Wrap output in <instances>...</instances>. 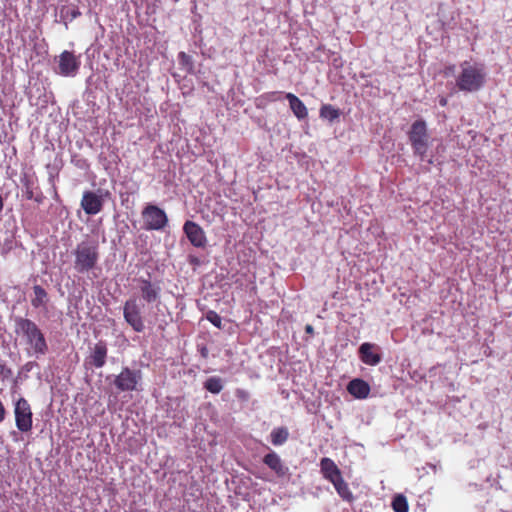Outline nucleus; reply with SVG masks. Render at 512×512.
I'll list each match as a JSON object with an SVG mask.
<instances>
[{
  "mask_svg": "<svg viewBox=\"0 0 512 512\" xmlns=\"http://www.w3.org/2000/svg\"><path fill=\"white\" fill-rule=\"evenodd\" d=\"M460 68L461 71L456 77V86L460 91L473 93L483 88L487 76L483 64L464 61Z\"/></svg>",
  "mask_w": 512,
  "mask_h": 512,
  "instance_id": "nucleus-1",
  "label": "nucleus"
},
{
  "mask_svg": "<svg viewBox=\"0 0 512 512\" xmlns=\"http://www.w3.org/2000/svg\"><path fill=\"white\" fill-rule=\"evenodd\" d=\"M73 255L74 269L78 273H86L93 270L99 261V243L95 239H86L77 244Z\"/></svg>",
  "mask_w": 512,
  "mask_h": 512,
  "instance_id": "nucleus-2",
  "label": "nucleus"
},
{
  "mask_svg": "<svg viewBox=\"0 0 512 512\" xmlns=\"http://www.w3.org/2000/svg\"><path fill=\"white\" fill-rule=\"evenodd\" d=\"M18 329L26 337L27 343L31 346L35 354L44 355L48 350L47 342L44 334L30 319L19 318L16 321Z\"/></svg>",
  "mask_w": 512,
  "mask_h": 512,
  "instance_id": "nucleus-3",
  "label": "nucleus"
},
{
  "mask_svg": "<svg viewBox=\"0 0 512 512\" xmlns=\"http://www.w3.org/2000/svg\"><path fill=\"white\" fill-rule=\"evenodd\" d=\"M408 138L414 154L423 159L429 146L426 122L422 119L413 122L408 132Z\"/></svg>",
  "mask_w": 512,
  "mask_h": 512,
  "instance_id": "nucleus-4",
  "label": "nucleus"
},
{
  "mask_svg": "<svg viewBox=\"0 0 512 512\" xmlns=\"http://www.w3.org/2000/svg\"><path fill=\"white\" fill-rule=\"evenodd\" d=\"M57 63L54 69L55 73L62 77H75L81 66V56L76 55L73 51L64 50L57 57Z\"/></svg>",
  "mask_w": 512,
  "mask_h": 512,
  "instance_id": "nucleus-5",
  "label": "nucleus"
},
{
  "mask_svg": "<svg viewBox=\"0 0 512 512\" xmlns=\"http://www.w3.org/2000/svg\"><path fill=\"white\" fill-rule=\"evenodd\" d=\"M141 215L144 222V229L148 231L162 230L168 224L166 212L156 205L147 204L143 208Z\"/></svg>",
  "mask_w": 512,
  "mask_h": 512,
  "instance_id": "nucleus-6",
  "label": "nucleus"
},
{
  "mask_svg": "<svg viewBox=\"0 0 512 512\" xmlns=\"http://www.w3.org/2000/svg\"><path fill=\"white\" fill-rule=\"evenodd\" d=\"M123 317L126 323L137 333L145 330L142 309L136 298H129L123 305Z\"/></svg>",
  "mask_w": 512,
  "mask_h": 512,
  "instance_id": "nucleus-7",
  "label": "nucleus"
},
{
  "mask_svg": "<svg viewBox=\"0 0 512 512\" xmlns=\"http://www.w3.org/2000/svg\"><path fill=\"white\" fill-rule=\"evenodd\" d=\"M15 424L22 433H27L33 427V413L29 402L20 397L14 404Z\"/></svg>",
  "mask_w": 512,
  "mask_h": 512,
  "instance_id": "nucleus-8",
  "label": "nucleus"
},
{
  "mask_svg": "<svg viewBox=\"0 0 512 512\" xmlns=\"http://www.w3.org/2000/svg\"><path fill=\"white\" fill-rule=\"evenodd\" d=\"M142 379L140 370H132L128 367L122 368L121 372L115 377L114 385L121 392L138 390V384Z\"/></svg>",
  "mask_w": 512,
  "mask_h": 512,
  "instance_id": "nucleus-9",
  "label": "nucleus"
},
{
  "mask_svg": "<svg viewBox=\"0 0 512 512\" xmlns=\"http://www.w3.org/2000/svg\"><path fill=\"white\" fill-rule=\"evenodd\" d=\"M266 449L269 450V452L263 456V464L267 466L277 478H289V467L275 451L271 450L268 446H266Z\"/></svg>",
  "mask_w": 512,
  "mask_h": 512,
  "instance_id": "nucleus-10",
  "label": "nucleus"
},
{
  "mask_svg": "<svg viewBox=\"0 0 512 512\" xmlns=\"http://www.w3.org/2000/svg\"><path fill=\"white\" fill-rule=\"evenodd\" d=\"M183 231L194 247H206L207 237L203 228L198 223L187 220L183 225Z\"/></svg>",
  "mask_w": 512,
  "mask_h": 512,
  "instance_id": "nucleus-11",
  "label": "nucleus"
},
{
  "mask_svg": "<svg viewBox=\"0 0 512 512\" xmlns=\"http://www.w3.org/2000/svg\"><path fill=\"white\" fill-rule=\"evenodd\" d=\"M107 355V343L104 340H99L91 348L90 354L85 360V365L91 368H102L106 364Z\"/></svg>",
  "mask_w": 512,
  "mask_h": 512,
  "instance_id": "nucleus-12",
  "label": "nucleus"
},
{
  "mask_svg": "<svg viewBox=\"0 0 512 512\" xmlns=\"http://www.w3.org/2000/svg\"><path fill=\"white\" fill-rule=\"evenodd\" d=\"M360 360L369 366H376L382 361L380 348L376 344L364 342L358 349Z\"/></svg>",
  "mask_w": 512,
  "mask_h": 512,
  "instance_id": "nucleus-13",
  "label": "nucleus"
},
{
  "mask_svg": "<svg viewBox=\"0 0 512 512\" xmlns=\"http://www.w3.org/2000/svg\"><path fill=\"white\" fill-rule=\"evenodd\" d=\"M81 207L87 215H96L103 208V199L93 191H85L81 199Z\"/></svg>",
  "mask_w": 512,
  "mask_h": 512,
  "instance_id": "nucleus-14",
  "label": "nucleus"
},
{
  "mask_svg": "<svg viewBox=\"0 0 512 512\" xmlns=\"http://www.w3.org/2000/svg\"><path fill=\"white\" fill-rule=\"evenodd\" d=\"M141 296L147 303H153L160 299L161 288L148 279L140 278L138 280Z\"/></svg>",
  "mask_w": 512,
  "mask_h": 512,
  "instance_id": "nucleus-15",
  "label": "nucleus"
},
{
  "mask_svg": "<svg viewBox=\"0 0 512 512\" xmlns=\"http://www.w3.org/2000/svg\"><path fill=\"white\" fill-rule=\"evenodd\" d=\"M320 471L323 477L331 483L342 477L341 470L335 462L328 457H324L320 460Z\"/></svg>",
  "mask_w": 512,
  "mask_h": 512,
  "instance_id": "nucleus-16",
  "label": "nucleus"
},
{
  "mask_svg": "<svg viewBox=\"0 0 512 512\" xmlns=\"http://www.w3.org/2000/svg\"><path fill=\"white\" fill-rule=\"evenodd\" d=\"M347 391L357 399H365L369 396L370 386L366 381L356 378L349 382Z\"/></svg>",
  "mask_w": 512,
  "mask_h": 512,
  "instance_id": "nucleus-17",
  "label": "nucleus"
},
{
  "mask_svg": "<svg viewBox=\"0 0 512 512\" xmlns=\"http://www.w3.org/2000/svg\"><path fill=\"white\" fill-rule=\"evenodd\" d=\"M285 97L289 102L290 109L298 120L307 118V107L296 95L293 93H287Z\"/></svg>",
  "mask_w": 512,
  "mask_h": 512,
  "instance_id": "nucleus-18",
  "label": "nucleus"
},
{
  "mask_svg": "<svg viewBox=\"0 0 512 512\" xmlns=\"http://www.w3.org/2000/svg\"><path fill=\"white\" fill-rule=\"evenodd\" d=\"M289 438V430L287 427L281 426L274 428L270 433V443L273 446H282Z\"/></svg>",
  "mask_w": 512,
  "mask_h": 512,
  "instance_id": "nucleus-19",
  "label": "nucleus"
},
{
  "mask_svg": "<svg viewBox=\"0 0 512 512\" xmlns=\"http://www.w3.org/2000/svg\"><path fill=\"white\" fill-rule=\"evenodd\" d=\"M34 297L31 299V304L34 308L45 307L48 302V294L46 290L40 286L33 287Z\"/></svg>",
  "mask_w": 512,
  "mask_h": 512,
  "instance_id": "nucleus-20",
  "label": "nucleus"
},
{
  "mask_svg": "<svg viewBox=\"0 0 512 512\" xmlns=\"http://www.w3.org/2000/svg\"><path fill=\"white\" fill-rule=\"evenodd\" d=\"M332 484H333L335 490L337 491V493L339 494V496L343 500H345L347 502L353 501V499H354L353 494L350 491L349 486L345 482L343 477L338 478L337 480H335V482H332Z\"/></svg>",
  "mask_w": 512,
  "mask_h": 512,
  "instance_id": "nucleus-21",
  "label": "nucleus"
},
{
  "mask_svg": "<svg viewBox=\"0 0 512 512\" xmlns=\"http://www.w3.org/2000/svg\"><path fill=\"white\" fill-rule=\"evenodd\" d=\"M319 114L322 119H326L329 122H334L340 117L341 111L339 108H336L331 104H323L320 108Z\"/></svg>",
  "mask_w": 512,
  "mask_h": 512,
  "instance_id": "nucleus-22",
  "label": "nucleus"
},
{
  "mask_svg": "<svg viewBox=\"0 0 512 512\" xmlns=\"http://www.w3.org/2000/svg\"><path fill=\"white\" fill-rule=\"evenodd\" d=\"M223 387H224L223 380L217 376L209 377L204 382V388L213 394L220 393L222 391Z\"/></svg>",
  "mask_w": 512,
  "mask_h": 512,
  "instance_id": "nucleus-23",
  "label": "nucleus"
},
{
  "mask_svg": "<svg viewBox=\"0 0 512 512\" xmlns=\"http://www.w3.org/2000/svg\"><path fill=\"white\" fill-rule=\"evenodd\" d=\"M392 508L394 512H408L409 505L404 495H396L392 500Z\"/></svg>",
  "mask_w": 512,
  "mask_h": 512,
  "instance_id": "nucleus-24",
  "label": "nucleus"
},
{
  "mask_svg": "<svg viewBox=\"0 0 512 512\" xmlns=\"http://www.w3.org/2000/svg\"><path fill=\"white\" fill-rule=\"evenodd\" d=\"M178 61L182 68H184L188 73L193 72L194 65L190 55L185 52H180L178 54Z\"/></svg>",
  "mask_w": 512,
  "mask_h": 512,
  "instance_id": "nucleus-25",
  "label": "nucleus"
},
{
  "mask_svg": "<svg viewBox=\"0 0 512 512\" xmlns=\"http://www.w3.org/2000/svg\"><path fill=\"white\" fill-rule=\"evenodd\" d=\"M24 186H25V197L27 199L34 200L37 203H42L44 197L41 192L35 194L31 183L28 181L24 184Z\"/></svg>",
  "mask_w": 512,
  "mask_h": 512,
  "instance_id": "nucleus-26",
  "label": "nucleus"
},
{
  "mask_svg": "<svg viewBox=\"0 0 512 512\" xmlns=\"http://www.w3.org/2000/svg\"><path fill=\"white\" fill-rule=\"evenodd\" d=\"M206 319L215 327L219 329L222 327V318L217 312L212 310L208 311L206 314Z\"/></svg>",
  "mask_w": 512,
  "mask_h": 512,
  "instance_id": "nucleus-27",
  "label": "nucleus"
},
{
  "mask_svg": "<svg viewBox=\"0 0 512 512\" xmlns=\"http://www.w3.org/2000/svg\"><path fill=\"white\" fill-rule=\"evenodd\" d=\"M12 376V370L5 364L0 363V377L2 379H8Z\"/></svg>",
  "mask_w": 512,
  "mask_h": 512,
  "instance_id": "nucleus-28",
  "label": "nucleus"
},
{
  "mask_svg": "<svg viewBox=\"0 0 512 512\" xmlns=\"http://www.w3.org/2000/svg\"><path fill=\"white\" fill-rule=\"evenodd\" d=\"M188 263L193 267H198L202 264L200 258L192 254L188 255Z\"/></svg>",
  "mask_w": 512,
  "mask_h": 512,
  "instance_id": "nucleus-29",
  "label": "nucleus"
},
{
  "mask_svg": "<svg viewBox=\"0 0 512 512\" xmlns=\"http://www.w3.org/2000/svg\"><path fill=\"white\" fill-rule=\"evenodd\" d=\"M5 415H6V409H5L2 401L0 400V422H2L5 419Z\"/></svg>",
  "mask_w": 512,
  "mask_h": 512,
  "instance_id": "nucleus-30",
  "label": "nucleus"
},
{
  "mask_svg": "<svg viewBox=\"0 0 512 512\" xmlns=\"http://www.w3.org/2000/svg\"><path fill=\"white\" fill-rule=\"evenodd\" d=\"M305 331L308 334H313L314 333V328L311 325H306Z\"/></svg>",
  "mask_w": 512,
  "mask_h": 512,
  "instance_id": "nucleus-31",
  "label": "nucleus"
},
{
  "mask_svg": "<svg viewBox=\"0 0 512 512\" xmlns=\"http://www.w3.org/2000/svg\"><path fill=\"white\" fill-rule=\"evenodd\" d=\"M447 99L445 97H441L439 99V104L442 106V107H445L447 105Z\"/></svg>",
  "mask_w": 512,
  "mask_h": 512,
  "instance_id": "nucleus-32",
  "label": "nucleus"
},
{
  "mask_svg": "<svg viewBox=\"0 0 512 512\" xmlns=\"http://www.w3.org/2000/svg\"><path fill=\"white\" fill-rule=\"evenodd\" d=\"M79 15H80V12H79L78 10H73V11L71 12V16H72L73 18H76V17H78Z\"/></svg>",
  "mask_w": 512,
  "mask_h": 512,
  "instance_id": "nucleus-33",
  "label": "nucleus"
},
{
  "mask_svg": "<svg viewBox=\"0 0 512 512\" xmlns=\"http://www.w3.org/2000/svg\"><path fill=\"white\" fill-rule=\"evenodd\" d=\"M3 207H4L3 198L0 195V212L3 210Z\"/></svg>",
  "mask_w": 512,
  "mask_h": 512,
  "instance_id": "nucleus-34",
  "label": "nucleus"
}]
</instances>
